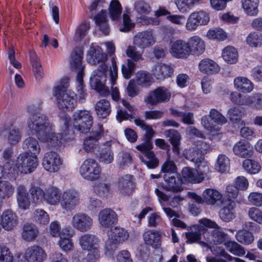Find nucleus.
Masks as SVG:
<instances>
[{"instance_id": "nucleus-1", "label": "nucleus", "mask_w": 262, "mask_h": 262, "mask_svg": "<svg viewBox=\"0 0 262 262\" xmlns=\"http://www.w3.org/2000/svg\"><path fill=\"white\" fill-rule=\"evenodd\" d=\"M34 105L28 108L30 113L27 124L30 134L36 136L38 139H42L46 132H49L52 124L49 121L47 115L34 110Z\"/></svg>"}, {"instance_id": "nucleus-2", "label": "nucleus", "mask_w": 262, "mask_h": 262, "mask_svg": "<svg viewBox=\"0 0 262 262\" xmlns=\"http://www.w3.org/2000/svg\"><path fill=\"white\" fill-rule=\"evenodd\" d=\"M68 79H62L53 90L54 95L57 98L58 107L63 111H72L76 104V95L68 91Z\"/></svg>"}, {"instance_id": "nucleus-3", "label": "nucleus", "mask_w": 262, "mask_h": 262, "mask_svg": "<svg viewBox=\"0 0 262 262\" xmlns=\"http://www.w3.org/2000/svg\"><path fill=\"white\" fill-rule=\"evenodd\" d=\"M199 223L200 225H195L190 227L188 231L186 232V243L188 244L198 243L204 247H208V244L206 241H201V235H203L205 239L206 236L208 235L207 228H217L219 226L215 222L206 218L200 220Z\"/></svg>"}, {"instance_id": "nucleus-4", "label": "nucleus", "mask_w": 262, "mask_h": 262, "mask_svg": "<svg viewBox=\"0 0 262 262\" xmlns=\"http://www.w3.org/2000/svg\"><path fill=\"white\" fill-rule=\"evenodd\" d=\"M83 52L80 48H76L71 54V67L73 70L77 71L76 87L78 94L79 95V99L83 100L85 99L86 94L85 93L83 83V75L84 68L82 64Z\"/></svg>"}, {"instance_id": "nucleus-5", "label": "nucleus", "mask_w": 262, "mask_h": 262, "mask_svg": "<svg viewBox=\"0 0 262 262\" xmlns=\"http://www.w3.org/2000/svg\"><path fill=\"white\" fill-rule=\"evenodd\" d=\"M107 67L105 64L100 65L98 69L94 71L90 77V85L93 89L104 96L108 95L110 91L105 84L106 72Z\"/></svg>"}, {"instance_id": "nucleus-6", "label": "nucleus", "mask_w": 262, "mask_h": 262, "mask_svg": "<svg viewBox=\"0 0 262 262\" xmlns=\"http://www.w3.org/2000/svg\"><path fill=\"white\" fill-rule=\"evenodd\" d=\"M195 170L189 167H184L182 170V178L186 182L199 183L208 176L209 168L206 163H201Z\"/></svg>"}, {"instance_id": "nucleus-7", "label": "nucleus", "mask_w": 262, "mask_h": 262, "mask_svg": "<svg viewBox=\"0 0 262 262\" xmlns=\"http://www.w3.org/2000/svg\"><path fill=\"white\" fill-rule=\"evenodd\" d=\"M73 126L81 133L90 132L93 124V117L90 112L77 110L73 115Z\"/></svg>"}, {"instance_id": "nucleus-8", "label": "nucleus", "mask_w": 262, "mask_h": 262, "mask_svg": "<svg viewBox=\"0 0 262 262\" xmlns=\"http://www.w3.org/2000/svg\"><path fill=\"white\" fill-rule=\"evenodd\" d=\"M68 121L66 120L64 122V129L61 133L57 134L53 132V126L51 125V128L49 132H46L44 134L42 139L40 138L39 140L43 142L46 143L49 146L52 147H57L61 143V140L63 139L65 140H70L72 138L68 137L70 135V130L69 129Z\"/></svg>"}, {"instance_id": "nucleus-9", "label": "nucleus", "mask_w": 262, "mask_h": 262, "mask_svg": "<svg viewBox=\"0 0 262 262\" xmlns=\"http://www.w3.org/2000/svg\"><path fill=\"white\" fill-rule=\"evenodd\" d=\"M81 176L89 181H95L100 177L101 169L98 163L94 159H87L79 168Z\"/></svg>"}, {"instance_id": "nucleus-10", "label": "nucleus", "mask_w": 262, "mask_h": 262, "mask_svg": "<svg viewBox=\"0 0 262 262\" xmlns=\"http://www.w3.org/2000/svg\"><path fill=\"white\" fill-rule=\"evenodd\" d=\"M116 185L118 192L123 196H130L136 189L134 177L129 174L119 176L116 182Z\"/></svg>"}, {"instance_id": "nucleus-11", "label": "nucleus", "mask_w": 262, "mask_h": 262, "mask_svg": "<svg viewBox=\"0 0 262 262\" xmlns=\"http://www.w3.org/2000/svg\"><path fill=\"white\" fill-rule=\"evenodd\" d=\"M188 195L198 204H206L210 205H214L222 198V194L219 191L210 188L206 189L203 191V197L194 192H189Z\"/></svg>"}, {"instance_id": "nucleus-12", "label": "nucleus", "mask_w": 262, "mask_h": 262, "mask_svg": "<svg viewBox=\"0 0 262 262\" xmlns=\"http://www.w3.org/2000/svg\"><path fill=\"white\" fill-rule=\"evenodd\" d=\"M37 158L27 152L20 154L16 160L15 166L20 173L24 174L30 173L34 171L37 166Z\"/></svg>"}, {"instance_id": "nucleus-13", "label": "nucleus", "mask_w": 262, "mask_h": 262, "mask_svg": "<svg viewBox=\"0 0 262 262\" xmlns=\"http://www.w3.org/2000/svg\"><path fill=\"white\" fill-rule=\"evenodd\" d=\"M62 164L63 161L59 155L53 151L47 152L44 155L42 162L43 168L50 172L58 171Z\"/></svg>"}, {"instance_id": "nucleus-14", "label": "nucleus", "mask_w": 262, "mask_h": 262, "mask_svg": "<svg viewBox=\"0 0 262 262\" xmlns=\"http://www.w3.org/2000/svg\"><path fill=\"white\" fill-rule=\"evenodd\" d=\"M93 223V220L92 217L82 212L75 213L72 216L71 221L72 226L81 232L89 231L92 228Z\"/></svg>"}, {"instance_id": "nucleus-15", "label": "nucleus", "mask_w": 262, "mask_h": 262, "mask_svg": "<svg viewBox=\"0 0 262 262\" xmlns=\"http://www.w3.org/2000/svg\"><path fill=\"white\" fill-rule=\"evenodd\" d=\"M171 97V93L165 87H159L150 91L144 101L147 104L156 105L160 103L168 101Z\"/></svg>"}, {"instance_id": "nucleus-16", "label": "nucleus", "mask_w": 262, "mask_h": 262, "mask_svg": "<svg viewBox=\"0 0 262 262\" xmlns=\"http://www.w3.org/2000/svg\"><path fill=\"white\" fill-rule=\"evenodd\" d=\"M134 122L136 125L146 131L144 142L137 145L136 148L138 150H143V149L145 150L151 149L153 147L151 139L155 134V131L150 126L146 124L143 120L140 119H135Z\"/></svg>"}, {"instance_id": "nucleus-17", "label": "nucleus", "mask_w": 262, "mask_h": 262, "mask_svg": "<svg viewBox=\"0 0 262 262\" xmlns=\"http://www.w3.org/2000/svg\"><path fill=\"white\" fill-rule=\"evenodd\" d=\"M189 47L188 41L178 39L171 42L170 53L173 57L185 59L190 55Z\"/></svg>"}, {"instance_id": "nucleus-18", "label": "nucleus", "mask_w": 262, "mask_h": 262, "mask_svg": "<svg viewBox=\"0 0 262 262\" xmlns=\"http://www.w3.org/2000/svg\"><path fill=\"white\" fill-rule=\"evenodd\" d=\"M79 195L74 190L64 191L61 197V206L63 209L70 211L73 209L78 204Z\"/></svg>"}, {"instance_id": "nucleus-19", "label": "nucleus", "mask_w": 262, "mask_h": 262, "mask_svg": "<svg viewBox=\"0 0 262 262\" xmlns=\"http://www.w3.org/2000/svg\"><path fill=\"white\" fill-rule=\"evenodd\" d=\"M155 42L151 30L138 32L134 36V45L141 49L152 46Z\"/></svg>"}, {"instance_id": "nucleus-20", "label": "nucleus", "mask_w": 262, "mask_h": 262, "mask_svg": "<svg viewBox=\"0 0 262 262\" xmlns=\"http://www.w3.org/2000/svg\"><path fill=\"white\" fill-rule=\"evenodd\" d=\"M78 242L83 250L90 251L99 247L100 239L94 234L84 233L79 237Z\"/></svg>"}, {"instance_id": "nucleus-21", "label": "nucleus", "mask_w": 262, "mask_h": 262, "mask_svg": "<svg viewBox=\"0 0 262 262\" xmlns=\"http://www.w3.org/2000/svg\"><path fill=\"white\" fill-rule=\"evenodd\" d=\"M24 256L28 262H42L47 255L40 247L34 245L27 249Z\"/></svg>"}, {"instance_id": "nucleus-22", "label": "nucleus", "mask_w": 262, "mask_h": 262, "mask_svg": "<svg viewBox=\"0 0 262 262\" xmlns=\"http://www.w3.org/2000/svg\"><path fill=\"white\" fill-rule=\"evenodd\" d=\"M235 207V203L230 199L226 201L219 212L221 220L226 222L233 220L236 216Z\"/></svg>"}, {"instance_id": "nucleus-23", "label": "nucleus", "mask_w": 262, "mask_h": 262, "mask_svg": "<svg viewBox=\"0 0 262 262\" xmlns=\"http://www.w3.org/2000/svg\"><path fill=\"white\" fill-rule=\"evenodd\" d=\"M233 151L235 155L242 158H250L254 153L250 144L245 140L236 142L233 147Z\"/></svg>"}, {"instance_id": "nucleus-24", "label": "nucleus", "mask_w": 262, "mask_h": 262, "mask_svg": "<svg viewBox=\"0 0 262 262\" xmlns=\"http://www.w3.org/2000/svg\"><path fill=\"white\" fill-rule=\"evenodd\" d=\"M117 220L116 213L110 208L104 209L99 213V222L104 227L108 228L112 225L115 224Z\"/></svg>"}, {"instance_id": "nucleus-25", "label": "nucleus", "mask_w": 262, "mask_h": 262, "mask_svg": "<svg viewBox=\"0 0 262 262\" xmlns=\"http://www.w3.org/2000/svg\"><path fill=\"white\" fill-rule=\"evenodd\" d=\"M128 237L127 232L124 229L118 227H112L108 233L109 242L114 245L122 243Z\"/></svg>"}, {"instance_id": "nucleus-26", "label": "nucleus", "mask_w": 262, "mask_h": 262, "mask_svg": "<svg viewBox=\"0 0 262 262\" xmlns=\"http://www.w3.org/2000/svg\"><path fill=\"white\" fill-rule=\"evenodd\" d=\"M88 54L90 56L89 61L92 64H103L107 60V55L103 52L99 46L91 47Z\"/></svg>"}, {"instance_id": "nucleus-27", "label": "nucleus", "mask_w": 262, "mask_h": 262, "mask_svg": "<svg viewBox=\"0 0 262 262\" xmlns=\"http://www.w3.org/2000/svg\"><path fill=\"white\" fill-rule=\"evenodd\" d=\"M1 226L6 230H11L17 223L16 214L11 210L4 211L1 217Z\"/></svg>"}, {"instance_id": "nucleus-28", "label": "nucleus", "mask_w": 262, "mask_h": 262, "mask_svg": "<svg viewBox=\"0 0 262 262\" xmlns=\"http://www.w3.org/2000/svg\"><path fill=\"white\" fill-rule=\"evenodd\" d=\"M177 175L169 176L164 174V182L162 184L163 188L166 191L172 192H180L182 190L180 179Z\"/></svg>"}, {"instance_id": "nucleus-29", "label": "nucleus", "mask_w": 262, "mask_h": 262, "mask_svg": "<svg viewBox=\"0 0 262 262\" xmlns=\"http://www.w3.org/2000/svg\"><path fill=\"white\" fill-rule=\"evenodd\" d=\"M246 114V110L244 107L234 106L228 110L227 116L232 123L243 125L245 122L242 120V118Z\"/></svg>"}, {"instance_id": "nucleus-30", "label": "nucleus", "mask_w": 262, "mask_h": 262, "mask_svg": "<svg viewBox=\"0 0 262 262\" xmlns=\"http://www.w3.org/2000/svg\"><path fill=\"white\" fill-rule=\"evenodd\" d=\"M190 55H200L203 54L205 50L204 40L198 36L190 37L188 40Z\"/></svg>"}, {"instance_id": "nucleus-31", "label": "nucleus", "mask_w": 262, "mask_h": 262, "mask_svg": "<svg viewBox=\"0 0 262 262\" xmlns=\"http://www.w3.org/2000/svg\"><path fill=\"white\" fill-rule=\"evenodd\" d=\"M102 126L99 130L93 132L92 135L84 140L83 146L84 150L88 152H93L98 145V140L101 138L102 132Z\"/></svg>"}, {"instance_id": "nucleus-32", "label": "nucleus", "mask_w": 262, "mask_h": 262, "mask_svg": "<svg viewBox=\"0 0 262 262\" xmlns=\"http://www.w3.org/2000/svg\"><path fill=\"white\" fill-rule=\"evenodd\" d=\"M23 147L25 150V152H27V155L34 157H37L40 151L38 140L32 137H28L23 141Z\"/></svg>"}, {"instance_id": "nucleus-33", "label": "nucleus", "mask_w": 262, "mask_h": 262, "mask_svg": "<svg viewBox=\"0 0 262 262\" xmlns=\"http://www.w3.org/2000/svg\"><path fill=\"white\" fill-rule=\"evenodd\" d=\"M26 187L23 185H18L16 189V200L18 207L23 210L29 208L30 205V199L28 197Z\"/></svg>"}, {"instance_id": "nucleus-34", "label": "nucleus", "mask_w": 262, "mask_h": 262, "mask_svg": "<svg viewBox=\"0 0 262 262\" xmlns=\"http://www.w3.org/2000/svg\"><path fill=\"white\" fill-rule=\"evenodd\" d=\"M112 66L110 69V80L112 84V97L114 100L118 101L119 99V92L117 87L114 86L116 83V80L118 78V70L115 58H112Z\"/></svg>"}, {"instance_id": "nucleus-35", "label": "nucleus", "mask_w": 262, "mask_h": 262, "mask_svg": "<svg viewBox=\"0 0 262 262\" xmlns=\"http://www.w3.org/2000/svg\"><path fill=\"white\" fill-rule=\"evenodd\" d=\"M199 68L201 72L207 75L216 74L220 69L215 61L208 58L202 59L199 63Z\"/></svg>"}, {"instance_id": "nucleus-36", "label": "nucleus", "mask_w": 262, "mask_h": 262, "mask_svg": "<svg viewBox=\"0 0 262 262\" xmlns=\"http://www.w3.org/2000/svg\"><path fill=\"white\" fill-rule=\"evenodd\" d=\"M220 227H219L217 228H215V229L212 230L211 234L208 232V236H206V243L208 244V247H207L210 249L212 251V249L209 245L212 244L217 245L218 244L222 243L226 241L227 237V234L217 230Z\"/></svg>"}, {"instance_id": "nucleus-37", "label": "nucleus", "mask_w": 262, "mask_h": 262, "mask_svg": "<svg viewBox=\"0 0 262 262\" xmlns=\"http://www.w3.org/2000/svg\"><path fill=\"white\" fill-rule=\"evenodd\" d=\"M141 152L144 154V157L140 156L139 158L141 161L146 165V166L151 169H154L158 167L159 165V160L156 158L154 152L151 151V149L139 150Z\"/></svg>"}, {"instance_id": "nucleus-38", "label": "nucleus", "mask_w": 262, "mask_h": 262, "mask_svg": "<svg viewBox=\"0 0 262 262\" xmlns=\"http://www.w3.org/2000/svg\"><path fill=\"white\" fill-rule=\"evenodd\" d=\"M152 74L157 79H163L170 77L172 73V68L169 65L164 63L156 64L152 69Z\"/></svg>"}, {"instance_id": "nucleus-39", "label": "nucleus", "mask_w": 262, "mask_h": 262, "mask_svg": "<svg viewBox=\"0 0 262 262\" xmlns=\"http://www.w3.org/2000/svg\"><path fill=\"white\" fill-rule=\"evenodd\" d=\"M61 199V192L59 189L55 187H51L45 192V201L51 205H56L58 204Z\"/></svg>"}, {"instance_id": "nucleus-40", "label": "nucleus", "mask_w": 262, "mask_h": 262, "mask_svg": "<svg viewBox=\"0 0 262 262\" xmlns=\"http://www.w3.org/2000/svg\"><path fill=\"white\" fill-rule=\"evenodd\" d=\"M112 141H106L101 147L99 161L106 164L111 163L114 159V154L112 151Z\"/></svg>"}, {"instance_id": "nucleus-41", "label": "nucleus", "mask_w": 262, "mask_h": 262, "mask_svg": "<svg viewBox=\"0 0 262 262\" xmlns=\"http://www.w3.org/2000/svg\"><path fill=\"white\" fill-rule=\"evenodd\" d=\"M96 114L99 118H106L111 112L110 103L108 100L101 99L98 101L95 106Z\"/></svg>"}, {"instance_id": "nucleus-42", "label": "nucleus", "mask_w": 262, "mask_h": 262, "mask_svg": "<svg viewBox=\"0 0 262 262\" xmlns=\"http://www.w3.org/2000/svg\"><path fill=\"white\" fill-rule=\"evenodd\" d=\"M166 137L169 138V140L172 145V150L176 154L179 152V145L181 137L180 134L176 130H166L164 133Z\"/></svg>"}, {"instance_id": "nucleus-43", "label": "nucleus", "mask_w": 262, "mask_h": 262, "mask_svg": "<svg viewBox=\"0 0 262 262\" xmlns=\"http://www.w3.org/2000/svg\"><path fill=\"white\" fill-rule=\"evenodd\" d=\"M234 85L238 91L243 93H250L253 89V84L248 78L238 77L234 79Z\"/></svg>"}, {"instance_id": "nucleus-44", "label": "nucleus", "mask_w": 262, "mask_h": 262, "mask_svg": "<svg viewBox=\"0 0 262 262\" xmlns=\"http://www.w3.org/2000/svg\"><path fill=\"white\" fill-rule=\"evenodd\" d=\"M29 55L34 76L37 80H39L44 75L39 59L34 51L30 52Z\"/></svg>"}, {"instance_id": "nucleus-45", "label": "nucleus", "mask_w": 262, "mask_h": 262, "mask_svg": "<svg viewBox=\"0 0 262 262\" xmlns=\"http://www.w3.org/2000/svg\"><path fill=\"white\" fill-rule=\"evenodd\" d=\"M143 238L145 243L157 248L161 245V236L159 232L152 230H148L143 234Z\"/></svg>"}, {"instance_id": "nucleus-46", "label": "nucleus", "mask_w": 262, "mask_h": 262, "mask_svg": "<svg viewBox=\"0 0 262 262\" xmlns=\"http://www.w3.org/2000/svg\"><path fill=\"white\" fill-rule=\"evenodd\" d=\"M38 233L37 227L33 224H26L23 228L22 237L27 241L30 242L34 239Z\"/></svg>"}, {"instance_id": "nucleus-47", "label": "nucleus", "mask_w": 262, "mask_h": 262, "mask_svg": "<svg viewBox=\"0 0 262 262\" xmlns=\"http://www.w3.org/2000/svg\"><path fill=\"white\" fill-rule=\"evenodd\" d=\"M185 158L193 162L197 166L201 163H206L203 161L204 156L202 151L198 148H191L186 151Z\"/></svg>"}, {"instance_id": "nucleus-48", "label": "nucleus", "mask_w": 262, "mask_h": 262, "mask_svg": "<svg viewBox=\"0 0 262 262\" xmlns=\"http://www.w3.org/2000/svg\"><path fill=\"white\" fill-rule=\"evenodd\" d=\"M258 0H242V8L245 12L250 16L256 15L258 12Z\"/></svg>"}, {"instance_id": "nucleus-49", "label": "nucleus", "mask_w": 262, "mask_h": 262, "mask_svg": "<svg viewBox=\"0 0 262 262\" xmlns=\"http://www.w3.org/2000/svg\"><path fill=\"white\" fill-rule=\"evenodd\" d=\"M222 57L224 60L229 64H233L237 62L238 53L235 48L232 47L225 48L222 53Z\"/></svg>"}, {"instance_id": "nucleus-50", "label": "nucleus", "mask_w": 262, "mask_h": 262, "mask_svg": "<svg viewBox=\"0 0 262 262\" xmlns=\"http://www.w3.org/2000/svg\"><path fill=\"white\" fill-rule=\"evenodd\" d=\"M235 237L238 242L247 245L251 244L254 241L253 233L244 229L237 232Z\"/></svg>"}, {"instance_id": "nucleus-51", "label": "nucleus", "mask_w": 262, "mask_h": 262, "mask_svg": "<svg viewBox=\"0 0 262 262\" xmlns=\"http://www.w3.org/2000/svg\"><path fill=\"white\" fill-rule=\"evenodd\" d=\"M242 165L244 169L251 174L258 173L261 169L260 164L257 161L249 159L244 160Z\"/></svg>"}, {"instance_id": "nucleus-52", "label": "nucleus", "mask_w": 262, "mask_h": 262, "mask_svg": "<svg viewBox=\"0 0 262 262\" xmlns=\"http://www.w3.org/2000/svg\"><path fill=\"white\" fill-rule=\"evenodd\" d=\"M7 136L8 143L11 145H15L21 140V132L19 128L12 127L7 131Z\"/></svg>"}, {"instance_id": "nucleus-53", "label": "nucleus", "mask_w": 262, "mask_h": 262, "mask_svg": "<svg viewBox=\"0 0 262 262\" xmlns=\"http://www.w3.org/2000/svg\"><path fill=\"white\" fill-rule=\"evenodd\" d=\"M122 7L117 0H112L109 7V14L113 20H118L120 18Z\"/></svg>"}, {"instance_id": "nucleus-54", "label": "nucleus", "mask_w": 262, "mask_h": 262, "mask_svg": "<svg viewBox=\"0 0 262 262\" xmlns=\"http://www.w3.org/2000/svg\"><path fill=\"white\" fill-rule=\"evenodd\" d=\"M170 111L171 114L173 116L181 118V121L184 123L190 125L194 123L193 113L191 112H180L173 108H170Z\"/></svg>"}, {"instance_id": "nucleus-55", "label": "nucleus", "mask_w": 262, "mask_h": 262, "mask_svg": "<svg viewBox=\"0 0 262 262\" xmlns=\"http://www.w3.org/2000/svg\"><path fill=\"white\" fill-rule=\"evenodd\" d=\"M225 245L227 250L235 255L242 256L246 253L244 248L236 242L229 241Z\"/></svg>"}, {"instance_id": "nucleus-56", "label": "nucleus", "mask_w": 262, "mask_h": 262, "mask_svg": "<svg viewBox=\"0 0 262 262\" xmlns=\"http://www.w3.org/2000/svg\"><path fill=\"white\" fill-rule=\"evenodd\" d=\"M200 0H175V3L180 12L186 13L192 9Z\"/></svg>"}, {"instance_id": "nucleus-57", "label": "nucleus", "mask_w": 262, "mask_h": 262, "mask_svg": "<svg viewBox=\"0 0 262 262\" xmlns=\"http://www.w3.org/2000/svg\"><path fill=\"white\" fill-rule=\"evenodd\" d=\"M247 43L252 47H257L262 45V34L257 32H251L247 37Z\"/></svg>"}, {"instance_id": "nucleus-58", "label": "nucleus", "mask_w": 262, "mask_h": 262, "mask_svg": "<svg viewBox=\"0 0 262 262\" xmlns=\"http://www.w3.org/2000/svg\"><path fill=\"white\" fill-rule=\"evenodd\" d=\"M29 193L33 203L39 204L43 199L45 200V192L40 187H31L29 190Z\"/></svg>"}, {"instance_id": "nucleus-59", "label": "nucleus", "mask_w": 262, "mask_h": 262, "mask_svg": "<svg viewBox=\"0 0 262 262\" xmlns=\"http://www.w3.org/2000/svg\"><path fill=\"white\" fill-rule=\"evenodd\" d=\"M14 188L8 181H0V196L3 200L6 196L9 197L14 192Z\"/></svg>"}, {"instance_id": "nucleus-60", "label": "nucleus", "mask_w": 262, "mask_h": 262, "mask_svg": "<svg viewBox=\"0 0 262 262\" xmlns=\"http://www.w3.org/2000/svg\"><path fill=\"white\" fill-rule=\"evenodd\" d=\"M231 101L238 105H248L249 96H243L241 93L234 92L230 94L229 96Z\"/></svg>"}, {"instance_id": "nucleus-61", "label": "nucleus", "mask_w": 262, "mask_h": 262, "mask_svg": "<svg viewBox=\"0 0 262 262\" xmlns=\"http://www.w3.org/2000/svg\"><path fill=\"white\" fill-rule=\"evenodd\" d=\"M248 105L253 109L262 110V94L257 93L249 96Z\"/></svg>"}, {"instance_id": "nucleus-62", "label": "nucleus", "mask_w": 262, "mask_h": 262, "mask_svg": "<svg viewBox=\"0 0 262 262\" xmlns=\"http://www.w3.org/2000/svg\"><path fill=\"white\" fill-rule=\"evenodd\" d=\"M216 168L221 172H225L229 169V159L224 155H220L217 160Z\"/></svg>"}, {"instance_id": "nucleus-63", "label": "nucleus", "mask_w": 262, "mask_h": 262, "mask_svg": "<svg viewBox=\"0 0 262 262\" xmlns=\"http://www.w3.org/2000/svg\"><path fill=\"white\" fill-rule=\"evenodd\" d=\"M206 36L210 39L223 40L226 38V34L223 29L215 28L209 30L207 33Z\"/></svg>"}, {"instance_id": "nucleus-64", "label": "nucleus", "mask_w": 262, "mask_h": 262, "mask_svg": "<svg viewBox=\"0 0 262 262\" xmlns=\"http://www.w3.org/2000/svg\"><path fill=\"white\" fill-rule=\"evenodd\" d=\"M13 255L6 246L0 245V262H13Z\"/></svg>"}]
</instances>
